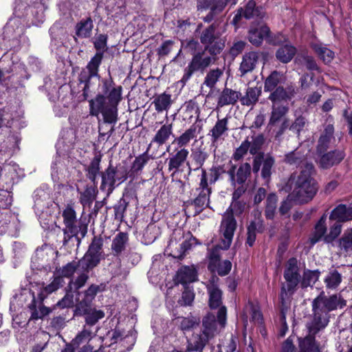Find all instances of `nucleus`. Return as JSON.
<instances>
[{
    "label": "nucleus",
    "instance_id": "f257e3e1",
    "mask_svg": "<svg viewBox=\"0 0 352 352\" xmlns=\"http://www.w3.org/2000/svg\"><path fill=\"white\" fill-rule=\"evenodd\" d=\"M122 88L115 86L111 79L102 80V94L89 101L90 115L98 116L101 113L105 123L116 124L118 118V105L122 100Z\"/></svg>",
    "mask_w": 352,
    "mask_h": 352
},
{
    "label": "nucleus",
    "instance_id": "f03ea898",
    "mask_svg": "<svg viewBox=\"0 0 352 352\" xmlns=\"http://www.w3.org/2000/svg\"><path fill=\"white\" fill-rule=\"evenodd\" d=\"M346 300L340 296L327 297L320 294L312 302L313 319L307 323L310 332L316 333L326 327L329 322V312L346 306Z\"/></svg>",
    "mask_w": 352,
    "mask_h": 352
},
{
    "label": "nucleus",
    "instance_id": "7ed1b4c3",
    "mask_svg": "<svg viewBox=\"0 0 352 352\" xmlns=\"http://www.w3.org/2000/svg\"><path fill=\"white\" fill-rule=\"evenodd\" d=\"M280 190L286 192L292 190L296 201L302 204L310 201L318 190L314 177H289Z\"/></svg>",
    "mask_w": 352,
    "mask_h": 352
},
{
    "label": "nucleus",
    "instance_id": "20e7f679",
    "mask_svg": "<svg viewBox=\"0 0 352 352\" xmlns=\"http://www.w3.org/2000/svg\"><path fill=\"white\" fill-rule=\"evenodd\" d=\"M215 332V316L212 314H208L203 319L201 333L194 335L192 338L188 342V351L202 352L207 342L214 336Z\"/></svg>",
    "mask_w": 352,
    "mask_h": 352
},
{
    "label": "nucleus",
    "instance_id": "39448f33",
    "mask_svg": "<svg viewBox=\"0 0 352 352\" xmlns=\"http://www.w3.org/2000/svg\"><path fill=\"white\" fill-rule=\"evenodd\" d=\"M218 280L219 278L217 276H212L206 287L209 296V306L212 309L219 307L217 312L218 322L222 327H224L226 322L227 311L226 307L221 306L222 304V292L218 287Z\"/></svg>",
    "mask_w": 352,
    "mask_h": 352
},
{
    "label": "nucleus",
    "instance_id": "423d86ee",
    "mask_svg": "<svg viewBox=\"0 0 352 352\" xmlns=\"http://www.w3.org/2000/svg\"><path fill=\"white\" fill-rule=\"evenodd\" d=\"M206 51L195 53L188 65L185 68L181 82L185 85L196 72H204L212 63L216 60L214 56H208Z\"/></svg>",
    "mask_w": 352,
    "mask_h": 352
},
{
    "label": "nucleus",
    "instance_id": "0eeeda50",
    "mask_svg": "<svg viewBox=\"0 0 352 352\" xmlns=\"http://www.w3.org/2000/svg\"><path fill=\"white\" fill-rule=\"evenodd\" d=\"M102 52H96L88 63L86 69L82 70L79 75V82L85 85L82 89V95L85 99L88 97L91 79L93 78H100L98 68L102 63Z\"/></svg>",
    "mask_w": 352,
    "mask_h": 352
},
{
    "label": "nucleus",
    "instance_id": "6e6552de",
    "mask_svg": "<svg viewBox=\"0 0 352 352\" xmlns=\"http://www.w3.org/2000/svg\"><path fill=\"white\" fill-rule=\"evenodd\" d=\"M200 41L205 46L204 50L208 51L212 56L220 54L225 47L224 41L216 35L215 27L213 25L201 32Z\"/></svg>",
    "mask_w": 352,
    "mask_h": 352
},
{
    "label": "nucleus",
    "instance_id": "1a4fd4ad",
    "mask_svg": "<svg viewBox=\"0 0 352 352\" xmlns=\"http://www.w3.org/2000/svg\"><path fill=\"white\" fill-rule=\"evenodd\" d=\"M102 246V240L100 238L94 237L88 251L79 261V265L82 267V271H88L98 264L100 260Z\"/></svg>",
    "mask_w": 352,
    "mask_h": 352
},
{
    "label": "nucleus",
    "instance_id": "9d476101",
    "mask_svg": "<svg viewBox=\"0 0 352 352\" xmlns=\"http://www.w3.org/2000/svg\"><path fill=\"white\" fill-rule=\"evenodd\" d=\"M236 228V221L234 216L229 211H226L223 215L220 227V232L223 236L221 242L219 245L220 249L227 250L230 248Z\"/></svg>",
    "mask_w": 352,
    "mask_h": 352
},
{
    "label": "nucleus",
    "instance_id": "9b49d317",
    "mask_svg": "<svg viewBox=\"0 0 352 352\" xmlns=\"http://www.w3.org/2000/svg\"><path fill=\"white\" fill-rule=\"evenodd\" d=\"M218 177H201L199 187L197 189L199 195L194 200L197 210L200 212L205 206H208L209 197L211 193L210 185L215 183Z\"/></svg>",
    "mask_w": 352,
    "mask_h": 352
},
{
    "label": "nucleus",
    "instance_id": "f8f14e48",
    "mask_svg": "<svg viewBox=\"0 0 352 352\" xmlns=\"http://www.w3.org/2000/svg\"><path fill=\"white\" fill-rule=\"evenodd\" d=\"M287 281V292L292 294L299 282L298 261L295 258H291L287 261L284 273Z\"/></svg>",
    "mask_w": 352,
    "mask_h": 352
},
{
    "label": "nucleus",
    "instance_id": "ddd939ff",
    "mask_svg": "<svg viewBox=\"0 0 352 352\" xmlns=\"http://www.w3.org/2000/svg\"><path fill=\"white\" fill-rule=\"evenodd\" d=\"M14 182L12 177H0V210H6L12 204Z\"/></svg>",
    "mask_w": 352,
    "mask_h": 352
},
{
    "label": "nucleus",
    "instance_id": "4468645a",
    "mask_svg": "<svg viewBox=\"0 0 352 352\" xmlns=\"http://www.w3.org/2000/svg\"><path fill=\"white\" fill-rule=\"evenodd\" d=\"M232 263L228 260L220 261L219 255L217 252V249L213 250L210 253V261L208 269L212 272H217L219 275L223 276L227 275L231 270Z\"/></svg>",
    "mask_w": 352,
    "mask_h": 352
},
{
    "label": "nucleus",
    "instance_id": "2eb2a0df",
    "mask_svg": "<svg viewBox=\"0 0 352 352\" xmlns=\"http://www.w3.org/2000/svg\"><path fill=\"white\" fill-rule=\"evenodd\" d=\"M274 159L269 155L264 156L263 153L256 155L253 161V173L257 174L263 164L261 174L262 176H270L272 175V168L274 164Z\"/></svg>",
    "mask_w": 352,
    "mask_h": 352
},
{
    "label": "nucleus",
    "instance_id": "dca6fc26",
    "mask_svg": "<svg viewBox=\"0 0 352 352\" xmlns=\"http://www.w3.org/2000/svg\"><path fill=\"white\" fill-rule=\"evenodd\" d=\"M201 129L202 127L201 126L195 124H192L179 136L175 138L172 144H176L178 148H185L192 140L197 138Z\"/></svg>",
    "mask_w": 352,
    "mask_h": 352
},
{
    "label": "nucleus",
    "instance_id": "f3484780",
    "mask_svg": "<svg viewBox=\"0 0 352 352\" xmlns=\"http://www.w3.org/2000/svg\"><path fill=\"white\" fill-rule=\"evenodd\" d=\"M241 96L240 91L225 87L219 94L217 100V107L222 108L225 106L234 105Z\"/></svg>",
    "mask_w": 352,
    "mask_h": 352
},
{
    "label": "nucleus",
    "instance_id": "a211bd4d",
    "mask_svg": "<svg viewBox=\"0 0 352 352\" xmlns=\"http://www.w3.org/2000/svg\"><path fill=\"white\" fill-rule=\"evenodd\" d=\"M270 33L266 25L251 26L248 33L249 41L254 45H260L263 39H267Z\"/></svg>",
    "mask_w": 352,
    "mask_h": 352
},
{
    "label": "nucleus",
    "instance_id": "6ab92c4d",
    "mask_svg": "<svg viewBox=\"0 0 352 352\" xmlns=\"http://www.w3.org/2000/svg\"><path fill=\"white\" fill-rule=\"evenodd\" d=\"M263 14V8L261 7L256 6V2L254 0H251L247 3L244 9L241 8L239 10L238 14H236L234 17L233 21L236 23L241 16H243L247 19H250L255 16L262 18Z\"/></svg>",
    "mask_w": 352,
    "mask_h": 352
},
{
    "label": "nucleus",
    "instance_id": "aec40b11",
    "mask_svg": "<svg viewBox=\"0 0 352 352\" xmlns=\"http://www.w3.org/2000/svg\"><path fill=\"white\" fill-rule=\"evenodd\" d=\"M173 135V124H164L156 131L149 144L152 146L153 144H156L158 146H162L169 140Z\"/></svg>",
    "mask_w": 352,
    "mask_h": 352
},
{
    "label": "nucleus",
    "instance_id": "412c9836",
    "mask_svg": "<svg viewBox=\"0 0 352 352\" xmlns=\"http://www.w3.org/2000/svg\"><path fill=\"white\" fill-rule=\"evenodd\" d=\"M260 54L256 52H250L245 53L242 58V61L240 64L239 71L241 76H244L248 72H251L255 68L258 59Z\"/></svg>",
    "mask_w": 352,
    "mask_h": 352
},
{
    "label": "nucleus",
    "instance_id": "4be33fe9",
    "mask_svg": "<svg viewBox=\"0 0 352 352\" xmlns=\"http://www.w3.org/2000/svg\"><path fill=\"white\" fill-rule=\"evenodd\" d=\"M34 210L36 213H43L52 204V199L48 192L43 189H37L34 194Z\"/></svg>",
    "mask_w": 352,
    "mask_h": 352
},
{
    "label": "nucleus",
    "instance_id": "5701e85b",
    "mask_svg": "<svg viewBox=\"0 0 352 352\" xmlns=\"http://www.w3.org/2000/svg\"><path fill=\"white\" fill-rule=\"evenodd\" d=\"M77 311L84 315L85 322L89 325L95 324L99 320L104 317V313L102 310L91 308L90 305L82 306V307H77Z\"/></svg>",
    "mask_w": 352,
    "mask_h": 352
},
{
    "label": "nucleus",
    "instance_id": "b1692460",
    "mask_svg": "<svg viewBox=\"0 0 352 352\" xmlns=\"http://www.w3.org/2000/svg\"><path fill=\"white\" fill-rule=\"evenodd\" d=\"M176 153L169 159L168 169L173 170L172 175L176 174L179 168L186 160L189 151L186 148H177Z\"/></svg>",
    "mask_w": 352,
    "mask_h": 352
},
{
    "label": "nucleus",
    "instance_id": "393cba45",
    "mask_svg": "<svg viewBox=\"0 0 352 352\" xmlns=\"http://www.w3.org/2000/svg\"><path fill=\"white\" fill-rule=\"evenodd\" d=\"M228 118H218L208 134L211 136L212 143H217L228 132Z\"/></svg>",
    "mask_w": 352,
    "mask_h": 352
},
{
    "label": "nucleus",
    "instance_id": "a878e982",
    "mask_svg": "<svg viewBox=\"0 0 352 352\" xmlns=\"http://www.w3.org/2000/svg\"><path fill=\"white\" fill-rule=\"evenodd\" d=\"M345 157V153L341 150L328 152L321 156L320 164L323 168H328L339 164Z\"/></svg>",
    "mask_w": 352,
    "mask_h": 352
},
{
    "label": "nucleus",
    "instance_id": "bb28decb",
    "mask_svg": "<svg viewBox=\"0 0 352 352\" xmlns=\"http://www.w3.org/2000/svg\"><path fill=\"white\" fill-rule=\"evenodd\" d=\"M151 148V144H148L146 151L135 157L131 167L130 171L131 174H139L150 159H154L157 157V154L154 153H149Z\"/></svg>",
    "mask_w": 352,
    "mask_h": 352
},
{
    "label": "nucleus",
    "instance_id": "cd10ccee",
    "mask_svg": "<svg viewBox=\"0 0 352 352\" xmlns=\"http://www.w3.org/2000/svg\"><path fill=\"white\" fill-rule=\"evenodd\" d=\"M329 218L339 223L352 221V207L340 204L331 211Z\"/></svg>",
    "mask_w": 352,
    "mask_h": 352
},
{
    "label": "nucleus",
    "instance_id": "c85d7f7f",
    "mask_svg": "<svg viewBox=\"0 0 352 352\" xmlns=\"http://www.w3.org/2000/svg\"><path fill=\"white\" fill-rule=\"evenodd\" d=\"M295 94V88L292 85L284 88L279 86L274 89L269 96V99L273 102L290 99Z\"/></svg>",
    "mask_w": 352,
    "mask_h": 352
},
{
    "label": "nucleus",
    "instance_id": "c756f323",
    "mask_svg": "<svg viewBox=\"0 0 352 352\" xmlns=\"http://www.w3.org/2000/svg\"><path fill=\"white\" fill-rule=\"evenodd\" d=\"M63 217L66 226L65 232H69L72 236L76 235L78 230L76 226V216L74 210L71 207H67L64 210Z\"/></svg>",
    "mask_w": 352,
    "mask_h": 352
},
{
    "label": "nucleus",
    "instance_id": "7c9ffc66",
    "mask_svg": "<svg viewBox=\"0 0 352 352\" xmlns=\"http://www.w3.org/2000/svg\"><path fill=\"white\" fill-rule=\"evenodd\" d=\"M307 327H308L307 326ZM309 335L304 338L298 339L299 352H320V349L315 341L314 335L317 333L310 332L307 328Z\"/></svg>",
    "mask_w": 352,
    "mask_h": 352
},
{
    "label": "nucleus",
    "instance_id": "2f4dec72",
    "mask_svg": "<svg viewBox=\"0 0 352 352\" xmlns=\"http://www.w3.org/2000/svg\"><path fill=\"white\" fill-rule=\"evenodd\" d=\"M197 274L193 267H182L177 274V280L182 285L192 283L197 280Z\"/></svg>",
    "mask_w": 352,
    "mask_h": 352
},
{
    "label": "nucleus",
    "instance_id": "473e14b6",
    "mask_svg": "<svg viewBox=\"0 0 352 352\" xmlns=\"http://www.w3.org/2000/svg\"><path fill=\"white\" fill-rule=\"evenodd\" d=\"M0 223L4 232L11 231L14 229L16 230L19 225L18 217L16 214L6 210L5 212L1 213Z\"/></svg>",
    "mask_w": 352,
    "mask_h": 352
},
{
    "label": "nucleus",
    "instance_id": "72a5a7b5",
    "mask_svg": "<svg viewBox=\"0 0 352 352\" xmlns=\"http://www.w3.org/2000/svg\"><path fill=\"white\" fill-rule=\"evenodd\" d=\"M104 285L101 284L100 285H91L85 292L83 298L78 302L77 307H82V306L90 305L93 300L95 298L96 294L102 292L104 289Z\"/></svg>",
    "mask_w": 352,
    "mask_h": 352
},
{
    "label": "nucleus",
    "instance_id": "f704fd0d",
    "mask_svg": "<svg viewBox=\"0 0 352 352\" xmlns=\"http://www.w3.org/2000/svg\"><path fill=\"white\" fill-rule=\"evenodd\" d=\"M261 94V88L258 87H248L245 94L240 97L242 105L251 106L255 104Z\"/></svg>",
    "mask_w": 352,
    "mask_h": 352
},
{
    "label": "nucleus",
    "instance_id": "c9c22d12",
    "mask_svg": "<svg viewBox=\"0 0 352 352\" xmlns=\"http://www.w3.org/2000/svg\"><path fill=\"white\" fill-rule=\"evenodd\" d=\"M112 338L115 340L116 342H120L121 344L127 348V350H130L134 345L135 338L132 333L127 332L126 333L120 330H115L113 333Z\"/></svg>",
    "mask_w": 352,
    "mask_h": 352
},
{
    "label": "nucleus",
    "instance_id": "e433bc0d",
    "mask_svg": "<svg viewBox=\"0 0 352 352\" xmlns=\"http://www.w3.org/2000/svg\"><path fill=\"white\" fill-rule=\"evenodd\" d=\"M192 157L197 166L194 169L199 175L206 176V170L202 168L205 161L208 157V153L203 148H198L192 153Z\"/></svg>",
    "mask_w": 352,
    "mask_h": 352
},
{
    "label": "nucleus",
    "instance_id": "4c0bfd02",
    "mask_svg": "<svg viewBox=\"0 0 352 352\" xmlns=\"http://www.w3.org/2000/svg\"><path fill=\"white\" fill-rule=\"evenodd\" d=\"M311 47L318 57L324 63H331L334 58V52L322 43H312Z\"/></svg>",
    "mask_w": 352,
    "mask_h": 352
},
{
    "label": "nucleus",
    "instance_id": "58836bf2",
    "mask_svg": "<svg viewBox=\"0 0 352 352\" xmlns=\"http://www.w3.org/2000/svg\"><path fill=\"white\" fill-rule=\"evenodd\" d=\"M326 219L327 217L324 214L316 223L315 230L310 238V242L312 245L316 243L321 239L324 240L327 232Z\"/></svg>",
    "mask_w": 352,
    "mask_h": 352
},
{
    "label": "nucleus",
    "instance_id": "ea45409f",
    "mask_svg": "<svg viewBox=\"0 0 352 352\" xmlns=\"http://www.w3.org/2000/svg\"><path fill=\"white\" fill-rule=\"evenodd\" d=\"M94 27L91 17L82 19L76 25V34L80 38H88L91 34Z\"/></svg>",
    "mask_w": 352,
    "mask_h": 352
},
{
    "label": "nucleus",
    "instance_id": "a19ab883",
    "mask_svg": "<svg viewBox=\"0 0 352 352\" xmlns=\"http://www.w3.org/2000/svg\"><path fill=\"white\" fill-rule=\"evenodd\" d=\"M261 214H258V217L252 221L248 227V237L246 243L252 247L256 239V232H261L263 230L262 221L260 219Z\"/></svg>",
    "mask_w": 352,
    "mask_h": 352
},
{
    "label": "nucleus",
    "instance_id": "79ce46f5",
    "mask_svg": "<svg viewBox=\"0 0 352 352\" xmlns=\"http://www.w3.org/2000/svg\"><path fill=\"white\" fill-rule=\"evenodd\" d=\"M285 78L284 74L278 71L272 72L270 75L265 79L264 85L265 91H272L278 87V85L283 82Z\"/></svg>",
    "mask_w": 352,
    "mask_h": 352
},
{
    "label": "nucleus",
    "instance_id": "37998d69",
    "mask_svg": "<svg viewBox=\"0 0 352 352\" xmlns=\"http://www.w3.org/2000/svg\"><path fill=\"white\" fill-rule=\"evenodd\" d=\"M172 102L171 95L166 93H163L157 96L153 101L155 109L158 113H161L164 111H168L170 109Z\"/></svg>",
    "mask_w": 352,
    "mask_h": 352
},
{
    "label": "nucleus",
    "instance_id": "c03bdc74",
    "mask_svg": "<svg viewBox=\"0 0 352 352\" xmlns=\"http://www.w3.org/2000/svg\"><path fill=\"white\" fill-rule=\"evenodd\" d=\"M334 133V128L333 124H329L325 128L323 133L321 135L318 145V151L322 153L328 148V144L330 142Z\"/></svg>",
    "mask_w": 352,
    "mask_h": 352
},
{
    "label": "nucleus",
    "instance_id": "a18cd8bd",
    "mask_svg": "<svg viewBox=\"0 0 352 352\" xmlns=\"http://www.w3.org/2000/svg\"><path fill=\"white\" fill-rule=\"evenodd\" d=\"M296 48L290 45H285L280 47L276 53L278 60L283 63H287L293 58L296 54Z\"/></svg>",
    "mask_w": 352,
    "mask_h": 352
},
{
    "label": "nucleus",
    "instance_id": "49530a36",
    "mask_svg": "<svg viewBox=\"0 0 352 352\" xmlns=\"http://www.w3.org/2000/svg\"><path fill=\"white\" fill-rule=\"evenodd\" d=\"M129 241L128 234L125 232H119L113 239L111 250L115 254H120L126 247Z\"/></svg>",
    "mask_w": 352,
    "mask_h": 352
},
{
    "label": "nucleus",
    "instance_id": "de8ad7c7",
    "mask_svg": "<svg viewBox=\"0 0 352 352\" xmlns=\"http://www.w3.org/2000/svg\"><path fill=\"white\" fill-rule=\"evenodd\" d=\"M63 278L60 276H56L50 284L41 289L40 293L38 294V298L41 300H43L47 295L56 291L60 287L63 285Z\"/></svg>",
    "mask_w": 352,
    "mask_h": 352
},
{
    "label": "nucleus",
    "instance_id": "09e8293b",
    "mask_svg": "<svg viewBox=\"0 0 352 352\" xmlns=\"http://www.w3.org/2000/svg\"><path fill=\"white\" fill-rule=\"evenodd\" d=\"M223 75V71L219 68L210 69L206 75L204 80V85L212 89L216 85Z\"/></svg>",
    "mask_w": 352,
    "mask_h": 352
},
{
    "label": "nucleus",
    "instance_id": "8fccbe9b",
    "mask_svg": "<svg viewBox=\"0 0 352 352\" xmlns=\"http://www.w3.org/2000/svg\"><path fill=\"white\" fill-rule=\"evenodd\" d=\"M176 324L184 332L192 330L198 325L199 320L194 317H179L176 318Z\"/></svg>",
    "mask_w": 352,
    "mask_h": 352
},
{
    "label": "nucleus",
    "instance_id": "3c124183",
    "mask_svg": "<svg viewBox=\"0 0 352 352\" xmlns=\"http://www.w3.org/2000/svg\"><path fill=\"white\" fill-rule=\"evenodd\" d=\"M80 268L82 270V267L79 265V261H72L57 271L58 276L62 278L63 277L70 278L76 272L78 271Z\"/></svg>",
    "mask_w": 352,
    "mask_h": 352
},
{
    "label": "nucleus",
    "instance_id": "603ef678",
    "mask_svg": "<svg viewBox=\"0 0 352 352\" xmlns=\"http://www.w3.org/2000/svg\"><path fill=\"white\" fill-rule=\"evenodd\" d=\"M159 233V227H157L155 223L148 224L143 233L144 243L150 244L153 243L158 236Z\"/></svg>",
    "mask_w": 352,
    "mask_h": 352
},
{
    "label": "nucleus",
    "instance_id": "864d4df0",
    "mask_svg": "<svg viewBox=\"0 0 352 352\" xmlns=\"http://www.w3.org/2000/svg\"><path fill=\"white\" fill-rule=\"evenodd\" d=\"M93 337L91 330L85 327L72 340V345L78 347L81 344L88 343Z\"/></svg>",
    "mask_w": 352,
    "mask_h": 352
},
{
    "label": "nucleus",
    "instance_id": "5fc2aeb1",
    "mask_svg": "<svg viewBox=\"0 0 352 352\" xmlns=\"http://www.w3.org/2000/svg\"><path fill=\"white\" fill-rule=\"evenodd\" d=\"M341 281V274L336 270L330 271L324 278L326 287L329 289H336Z\"/></svg>",
    "mask_w": 352,
    "mask_h": 352
},
{
    "label": "nucleus",
    "instance_id": "6e6d98bb",
    "mask_svg": "<svg viewBox=\"0 0 352 352\" xmlns=\"http://www.w3.org/2000/svg\"><path fill=\"white\" fill-rule=\"evenodd\" d=\"M305 160V155L298 150H295L285 155V163L298 166Z\"/></svg>",
    "mask_w": 352,
    "mask_h": 352
},
{
    "label": "nucleus",
    "instance_id": "4d7b16f0",
    "mask_svg": "<svg viewBox=\"0 0 352 352\" xmlns=\"http://www.w3.org/2000/svg\"><path fill=\"white\" fill-rule=\"evenodd\" d=\"M319 275L320 272L318 271H305L301 282L302 287H312L313 285L318 280Z\"/></svg>",
    "mask_w": 352,
    "mask_h": 352
},
{
    "label": "nucleus",
    "instance_id": "13d9d810",
    "mask_svg": "<svg viewBox=\"0 0 352 352\" xmlns=\"http://www.w3.org/2000/svg\"><path fill=\"white\" fill-rule=\"evenodd\" d=\"M264 141L265 139L262 134L252 136V140L250 141V153L252 155H256L261 148Z\"/></svg>",
    "mask_w": 352,
    "mask_h": 352
},
{
    "label": "nucleus",
    "instance_id": "bf43d9fd",
    "mask_svg": "<svg viewBox=\"0 0 352 352\" xmlns=\"http://www.w3.org/2000/svg\"><path fill=\"white\" fill-rule=\"evenodd\" d=\"M288 111V108L283 105H274L270 117V123L274 124L279 121Z\"/></svg>",
    "mask_w": 352,
    "mask_h": 352
},
{
    "label": "nucleus",
    "instance_id": "052dcab7",
    "mask_svg": "<svg viewBox=\"0 0 352 352\" xmlns=\"http://www.w3.org/2000/svg\"><path fill=\"white\" fill-rule=\"evenodd\" d=\"M196 243V239L192 236H188L180 245V252L177 254H175V258H182L185 252L190 250Z\"/></svg>",
    "mask_w": 352,
    "mask_h": 352
},
{
    "label": "nucleus",
    "instance_id": "680f3d73",
    "mask_svg": "<svg viewBox=\"0 0 352 352\" xmlns=\"http://www.w3.org/2000/svg\"><path fill=\"white\" fill-rule=\"evenodd\" d=\"M340 246L346 251L352 250V228L344 231L342 236L340 239Z\"/></svg>",
    "mask_w": 352,
    "mask_h": 352
},
{
    "label": "nucleus",
    "instance_id": "e2e57ef3",
    "mask_svg": "<svg viewBox=\"0 0 352 352\" xmlns=\"http://www.w3.org/2000/svg\"><path fill=\"white\" fill-rule=\"evenodd\" d=\"M88 279V276L85 272L80 273L75 280H71L69 283V287L71 291H77L83 287Z\"/></svg>",
    "mask_w": 352,
    "mask_h": 352
},
{
    "label": "nucleus",
    "instance_id": "0e129e2a",
    "mask_svg": "<svg viewBox=\"0 0 352 352\" xmlns=\"http://www.w3.org/2000/svg\"><path fill=\"white\" fill-rule=\"evenodd\" d=\"M341 230L342 226L338 222L335 223L333 226H331L329 232L324 237V241L328 243L332 242L338 236L341 232Z\"/></svg>",
    "mask_w": 352,
    "mask_h": 352
},
{
    "label": "nucleus",
    "instance_id": "69168bd1",
    "mask_svg": "<svg viewBox=\"0 0 352 352\" xmlns=\"http://www.w3.org/2000/svg\"><path fill=\"white\" fill-rule=\"evenodd\" d=\"M250 140L248 138L245 140L239 147H238L233 154V159L238 161L243 158L247 153L248 151H250Z\"/></svg>",
    "mask_w": 352,
    "mask_h": 352
},
{
    "label": "nucleus",
    "instance_id": "338daca9",
    "mask_svg": "<svg viewBox=\"0 0 352 352\" xmlns=\"http://www.w3.org/2000/svg\"><path fill=\"white\" fill-rule=\"evenodd\" d=\"M276 201L277 199L275 195H271L267 197V204L265 210V216L267 219L273 218L276 210Z\"/></svg>",
    "mask_w": 352,
    "mask_h": 352
},
{
    "label": "nucleus",
    "instance_id": "774afa93",
    "mask_svg": "<svg viewBox=\"0 0 352 352\" xmlns=\"http://www.w3.org/2000/svg\"><path fill=\"white\" fill-rule=\"evenodd\" d=\"M96 198L95 190L87 188L80 195V202L82 205H89Z\"/></svg>",
    "mask_w": 352,
    "mask_h": 352
}]
</instances>
